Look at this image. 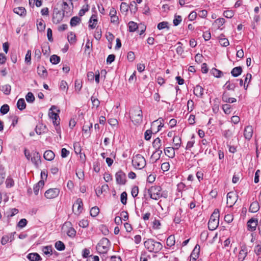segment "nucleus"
<instances>
[{"mask_svg": "<svg viewBox=\"0 0 261 261\" xmlns=\"http://www.w3.org/2000/svg\"><path fill=\"white\" fill-rule=\"evenodd\" d=\"M129 31L130 32H133L138 28L137 24L134 21H130L128 23Z\"/></svg>", "mask_w": 261, "mask_h": 261, "instance_id": "46", "label": "nucleus"}, {"mask_svg": "<svg viewBox=\"0 0 261 261\" xmlns=\"http://www.w3.org/2000/svg\"><path fill=\"white\" fill-rule=\"evenodd\" d=\"M234 12L231 10H226L223 12V16L227 18H231L234 16Z\"/></svg>", "mask_w": 261, "mask_h": 261, "instance_id": "45", "label": "nucleus"}, {"mask_svg": "<svg viewBox=\"0 0 261 261\" xmlns=\"http://www.w3.org/2000/svg\"><path fill=\"white\" fill-rule=\"evenodd\" d=\"M194 94L197 97H202L203 94V88L199 85H197L194 89Z\"/></svg>", "mask_w": 261, "mask_h": 261, "instance_id": "24", "label": "nucleus"}, {"mask_svg": "<svg viewBox=\"0 0 261 261\" xmlns=\"http://www.w3.org/2000/svg\"><path fill=\"white\" fill-rule=\"evenodd\" d=\"M128 10V6L125 3H122L120 5V11L122 13H126Z\"/></svg>", "mask_w": 261, "mask_h": 261, "instance_id": "57", "label": "nucleus"}, {"mask_svg": "<svg viewBox=\"0 0 261 261\" xmlns=\"http://www.w3.org/2000/svg\"><path fill=\"white\" fill-rule=\"evenodd\" d=\"M219 211L215 209L211 216L208 222V228L210 230H215L219 226Z\"/></svg>", "mask_w": 261, "mask_h": 261, "instance_id": "3", "label": "nucleus"}, {"mask_svg": "<svg viewBox=\"0 0 261 261\" xmlns=\"http://www.w3.org/2000/svg\"><path fill=\"white\" fill-rule=\"evenodd\" d=\"M130 114L129 117L135 124H140L142 122L143 118L142 112L139 107H133L131 110Z\"/></svg>", "mask_w": 261, "mask_h": 261, "instance_id": "4", "label": "nucleus"}, {"mask_svg": "<svg viewBox=\"0 0 261 261\" xmlns=\"http://www.w3.org/2000/svg\"><path fill=\"white\" fill-rule=\"evenodd\" d=\"M174 145L176 149H178L180 146L181 139L178 136H174L173 139Z\"/></svg>", "mask_w": 261, "mask_h": 261, "instance_id": "35", "label": "nucleus"}, {"mask_svg": "<svg viewBox=\"0 0 261 261\" xmlns=\"http://www.w3.org/2000/svg\"><path fill=\"white\" fill-rule=\"evenodd\" d=\"M50 50L49 46L48 43H45L42 46V51L44 55H47Z\"/></svg>", "mask_w": 261, "mask_h": 261, "instance_id": "56", "label": "nucleus"}, {"mask_svg": "<svg viewBox=\"0 0 261 261\" xmlns=\"http://www.w3.org/2000/svg\"><path fill=\"white\" fill-rule=\"evenodd\" d=\"M110 242L108 239L103 238L97 246V250L100 253H106L110 246Z\"/></svg>", "mask_w": 261, "mask_h": 261, "instance_id": "6", "label": "nucleus"}, {"mask_svg": "<svg viewBox=\"0 0 261 261\" xmlns=\"http://www.w3.org/2000/svg\"><path fill=\"white\" fill-rule=\"evenodd\" d=\"M30 261H39L42 259L40 255L37 253H30L27 256Z\"/></svg>", "mask_w": 261, "mask_h": 261, "instance_id": "20", "label": "nucleus"}, {"mask_svg": "<svg viewBox=\"0 0 261 261\" xmlns=\"http://www.w3.org/2000/svg\"><path fill=\"white\" fill-rule=\"evenodd\" d=\"M68 40L70 44H74L76 42V36L75 35L71 32L67 36Z\"/></svg>", "mask_w": 261, "mask_h": 261, "instance_id": "39", "label": "nucleus"}, {"mask_svg": "<svg viewBox=\"0 0 261 261\" xmlns=\"http://www.w3.org/2000/svg\"><path fill=\"white\" fill-rule=\"evenodd\" d=\"M65 1L63 0L62 3H58L53 11V21L54 23H60L64 17Z\"/></svg>", "mask_w": 261, "mask_h": 261, "instance_id": "1", "label": "nucleus"}, {"mask_svg": "<svg viewBox=\"0 0 261 261\" xmlns=\"http://www.w3.org/2000/svg\"><path fill=\"white\" fill-rule=\"evenodd\" d=\"M258 225V220L256 219L251 218L247 222L248 230L251 231H254Z\"/></svg>", "mask_w": 261, "mask_h": 261, "instance_id": "14", "label": "nucleus"}, {"mask_svg": "<svg viewBox=\"0 0 261 261\" xmlns=\"http://www.w3.org/2000/svg\"><path fill=\"white\" fill-rule=\"evenodd\" d=\"M200 252V246L198 244L196 245L194 249L191 253L190 255V261H196L199 256Z\"/></svg>", "mask_w": 261, "mask_h": 261, "instance_id": "17", "label": "nucleus"}, {"mask_svg": "<svg viewBox=\"0 0 261 261\" xmlns=\"http://www.w3.org/2000/svg\"><path fill=\"white\" fill-rule=\"evenodd\" d=\"M237 194L234 192H230L227 195V204L231 207L237 201Z\"/></svg>", "mask_w": 261, "mask_h": 261, "instance_id": "10", "label": "nucleus"}, {"mask_svg": "<svg viewBox=\"0 0 261 261\" xmlns=\"http://www.w3.org/2000/svg\"><path fill=\"white\" fill-rule=\"evenodd\" d=\"M25 98L28 102H33L35 100V96L33 94L30 92L25 96Z\"/></svg>", "mask_w": 261, "mask_h": 261, "instance_id": "50", "label": "nucleus"}, {"mask_svg": "<svg viewBox=\"0 0 261 261\" xmlns=\"http://www.w3.org/2000/svg\"><path fill=\"white\" fill-rule=\"evenodd\" d=\"M57 107L55 106H53L49 109L48 112V116L50 119H52L54 125H58L59 124L60 118L58 114L55 113L54 110H56Z\"/></svg>", "mask_w": 261, "mask_h": 261, "instance_id": "8", "label": "nucleus"}, {"mask_svg": "<svg viewBox=\"0 0 261 261\" xmlns=\"http://www.w3.org/2000/svg\"><path fill=\"white\" fill-rule=\"evenodd\" d=\"M31 51L30 50H28L25 57V62L27 64H31Z\"/></svg>", "mask_w": 261, "mask_h": 261, "instance_id": "62", "label": "nucleus"}, {"mask_svg": "<svg viewBox=\"0 0 261 261\" xmlns=\"http://www.w3.org/2000/svg\"><path fill=\"white\" fill-rule=\"evenodd\" d=\"M6 186L8 188H11L14 186V182L12 178L8 177L6 180Z\"/></svg>", "mask_w": 261, "mask_h": 261, "instance_id": "58", "label": "nucleus"}, {"mask_svg": "<svg viewBox=\"0 0 261 261\" xmlns=\"http://www.w3.org/2000/svg\"><path fill=\"white\" fill-rule=\"evenodd\" d=\"M9 111V106L7 104L3 105L0 109V112L3 115L6 114Z\"/></svg>", "mask_w": 261, "mask_h": 261, "instance_id": "48", "label": "nucleus"}, {"mask_svg": "<svg viewBox=\"0 0 261 261\" xmlns=\"http://www.w3.org/2000/svg\"><path fill=\"white\" fill-rule=\"evenodd\" d=\"M97 22V19L96 18V16L92 15L89 20V27L92 29H94L96 27Z\"/></svg>", "mask_w": 261, "mask_h": 261, "instance_id": "28", "label": "nucleus"}, {"mask_svg": "<svg viewBox=\"0 0 261 261\" xmlns=\"http://www.w3.org/2000/svg\"><path fill=\"white\" fill-rule=\"evenodd\" d=\"M13 11L15 13L23 17L26 15V10L24 7H19L14 9Z\"/></svg>", "mask_w": 261, "mask_h": 261, "instance_id": "23", "label": "nucleus"}, {"mask_svg": "<svg viewBox=\"0 0 261 261\" xmlns=\"http://www.w3.org/2000/svg\"><path fill=\"white\" fill-rule=\"evenodd\" d=\"M225 22V20L223 18H219L216 19L214 21V25H216L217 29H220V27Z\"/></svg>", "mask_w": 261, "mask_h": 261, "instance_id": "32", "label": "nucleus"}, {"mask_svg": "<svg viewBox=\"0 0 261 261\" xmlns=\"http://www.w3.org/2000/svg\"><path fill=\"white\" fill-rule=\"evenodd\" d=\"M31 161L36 168H38L41 164V156L37 151L33 152L31 153Z\"/></svg>", "mask_w": 261, "mask_h": 261, "instance_id": "11", "label": "nucleus"}, {"mask_svg": "<svg viewBox=\"0 0 261 261\" xmlns=\"http://www.w3.org/2000/svg\"><path fill=\"white\" fill-rule=\"evenodd\" d=\"M27 224V220L24 219H21L18 222L17 226L20 228H23L25 227Z\"/></svg>", "mask_w": 261, "mask_h": 261, "instance_id": "63", "label": "nucleus"}, {"mask_svg": "<svg viewBox=\"0 0 261 261\" xmlns=\"http://www.w3.org/2000/svg\"><path fill=\"white\" fill-rule=\"evenodd\" d=\"M17 107L20 111H22L25 108L26 103L23 98H20L18 99L17 102Z\"/></svg>", "mask_w": 261, "mask_h": 261, "instance_id": "30", "label": "nucleus"}, {"mask_svg": "<svg viewBox=\"0 0 261 261\" xmlns=\"http://www.w3.org/2000/svg\"><path fill=\"white\" fill-rule=\"evenodd\" d=\"M145 248L150 252L158 253L163 248V245L152 239H148L144 243Z\"/></svg>", "mask_w": 261, "mask_h": 261, "instance_id": "2", "label": "nucleus"}, {"mask_svg": "<svg viewBox=\"0 0 261 261\" xmlns=\"http://www.w3.org/2000/svg\"><path fill=\"white\" fill-rule=\"evenodd\" d=\"M175 238L173 236L171 235L167 238L166 241V244L167 246L171 247L175 244Z\"/></svg>", "mask_w": 261, "mask_h": 261, "instance_id": "38", "label": "nucleus"}, {"mask_svg": "<svg viewBox=\"0 0 261 261\" xmlns=\"http://www.w3.org/2000/svg\"><path fill=\"white\" fill-rule=\"evenodd\" d=\"M44 185L43 180H40L37 184L34 186V192L36 195H38L39 191L41 188H42Z\"/></svg>", "mask_w": 261, "mask_h": 261, "instance_id": "26", "label": "nucleus"}, {"mask_svg": "<svg viewBox=\"0 0 261 261\" xmlns=\"http://www.w3.org/2000/svg\"><path fill=\"white\" fill-rule=\"evenodd\" d=\"M127 193L126 192H123L121 193V196H120V200L121 203L125 205L127 202Z\"/></svg>", "mask_w": 261, "mask_h": 261, "instance_id": "55", "label": "nucleus"}, {"mask_svg": "<svg viewBox=\"0 0 261 261\" xmlns=\"http://www.w3.org/2000/svg\"><path fill=\"white\" fill-rule=\"evenodd\" d=\"M37 73L42 78L45 79L47 76V71L45 67L43 66H38Z\"/></svg>", "mask_w": 261, "mask_h": 261, "instance_id": "19", "label": "nucleus"}, {"mask_svg": "<svg viewBox=\"0 0 261 261\" xmlns=\"http://www.w3.org/2000/svg\"><path fill=\"white\" fill-rule=\"evenodd\" d=\"M59 189H50L45 192L44 196L48 199H52L56 197L59 195Z\"/></svg>", "mask_w": 261, "mask_h": 261, "instance_id": "12", "label": "nucleus"}, {"mask_svg": "<svg viewBox=\"0 0 261 261\" xmlns=\"http://www.w3.org/2000/svg\"><path fill=\"white\" fill-rule=\"evenodd\" d=\"M81 21V18L78 16L73 17L70 20V25L71 27H75Z\"/></svg>", "mask_w": 261, "mask_h": 261, "instance_id": "37", "label": "nucleus"}, {"mask_svg": "<svg viewBox=\"0 0 261 261\" xmlns=\"http://www.w3.org/2000/svg\"><path fill=\"white\" fill-rule=\"evenodd\" d=\"M222 134L225 138L228 139L232 136V131L230 129H228L224 130Z\"/></svg>", "mask_w": 261, "mask_h": 261, "instance_id": "54", "label": "nucleus"}, {"mask_svg": "<svg viewBox=\"0 0 261 261\" xmlns=\"http://www.w3.org/2000/svg\"><path fill=\"white\" fill-rule=\"evenodd\" d=\"M242 72V67L240 66L234 67L231 71L232 75L234 77H237L240 75Z\"/></svg>", "mask_w": 261, "mask_h": 261, "instance_id": "29", "label": "nucleus"}, {"mask_svg": "<svg viewBox=\"0 0 261 261\" xmlns=\"http://www.w3.org/2000/svg\"><path fill=\"white\" fill-rule=\"evenodd\" d=\"M175 147H166L164 149L165 154L170 158H174L175 155Z\"/></svg>", "mask_w": 261, "mask_h": 261, "instance_id": "21", "label": "nucleus"}, {"mask_svg": "<svg viewBox=\"0 0 261 261\" xmlns=\"http://www.w3.org/2000/svg\"><path fill=\"white\" fill-rule=\"evenodd\" d=\"M76 233V230L72 227H70L67 231H66V234L70 238H74Z\"/></svg>", "mask_w": 261, "mask_h": 261, "instance_id": "51", "label": "nucleus"}, {"mask_svg": "<svg viewBox=\"0 0 261 261\" xmlns=\"http://www.w3.org/2000/svg\"><path fill=\"white\" fill-rule=\"evenodd\" d=\"M259 209V204L257 201L252 202L250 205L249 211L251 213H256Z\"/></svg>", "mask_w": 261, "mask_h": 261, "instance_id": "25", "label": "nucleus"}, {"mask_svg": "<svg viewBox=\"0 0 261 261\" xmlns=\"http://www.w3.org/2000/svg\"><path fill=\"white\" fill-rule=\"evenodd\" d=\"M91 99L92 101L93 107H95L97 109L99 107L100 104L99 100L97 98L94 97V96H92Z\"/></svg>", "mask_w": 261, "mask_h": 261, "instance_id": "52", "label": "nucleus"}, {"mask_svg": "<svg viewBox=\"0 0 261 261\" xmlns=\"http://www.w3.org/2000/svg\"><path fill=\"white\" fill-rule=\"evenodd\" d=\"M2 91L6 94L9 95L11 92V86L9 85H5L2 86Z\"/></svg>", "mask_w": 261, "mask_h": 261, "instance_id": "53", "label": "nucleus"}, {"mask_svg": "<svg viewBox=\"0 0 261 261\" xmlns=\"http://www.w3.org/2000/svg\"><path fill=\"white\" fill-rule=\"evenodd\" d=\"M133 166L137 169H142L146 165L145 158L141 154H137L133 156L132 160Z\"/></svg>", "mask_w": 261, "mask_h": 261, "instance_id": "5", "label": "nucleus"}, {"mask_svg": "<svg viewBox=\"0 0 261 261\" xmlns=\"http://www.w3.org/2000/svg\"><path fill=\"white\" fill-rule=\"evenodd\" d=\"M253 129L252 126L248 125L245 128L244 136L246 139L250 140L252 137Z\"/></svg>", "mask_w": 261, "mask_h": 261, "instance_id": "15", "label": "nucleus"}, {"mask_svg": "<svg viewBox=\"0 0 261 261\" xmlns=\"http://www.w3.org/2000/svg\"><path fill=\"white\" fill-rule=\"evenodd\" d=\"M73 211L76 214H80L83 210V202L81 198H78L72 206Z\"/></svg>", "mask_w": 261, "mask_h": 261, "instance_id": "13", "label": "nucleus"}, {"mask_svg": "<svg viewBox=\"0 0 261 261\" xmlns=\"http://www.w3.org/2000/svg\"><path fill=\"white\" fill-rule=\"evenodd\" d=\"M12 234L11 233L10 237L8 236H4L2 237L1 240V243L3 245L6 244L10 240V239L12 238Z\"/></svg>", "mask_w": 261, "mask_h": 261, "instance_id": "60", "label": "nucleus"}, {"mask_svg": "<svg viewBox=\"0 0 261 261\" xmlns=\"http://www.w3.org/2000/svg\"><path fill=\"white\" fill-rule=\"evenodd\" d=\"M60 61V57H59L56 55H52L50 58V62L54 64H57L59 63Z\"/></svg>", "mask_w": 261, "mask_h": 261, "instance_id": "43", "label": "nucleus"}, {"mask_svg": "<svg viewBox=\"0 0 261 261\" xmlns=\"http://www.w3.org/2000/svg\"><path fill=\"white\" fill-rule=\"evenodd\" d=\"M99 213V208L97 206H94L91 208L90 213L92 217H96L98 215Z\"/></svg>", "mask_w": 261, "mask_h": 261, "instance_id": "41", "label": "nucleus"}, {"mask_svg": "<svg viewBox=\"0 0 261 261\" xmlns=\"http://www.w3.org/2000/svg\"><path fill=\"white\" fill-rule=\"evenodd\" d=\"M248 252L247 248L245 245H242L241 247V250L238 255V259L240 261H243Z\"/></svg>", "mask_w": 261, "mask_h": 261, "instance_id": "16", "label": "nucleus"}, {"mask_svg": "<svg viewBox=\"0 0 261 261\" xmlns=\"http://www.w3.org/2000/svg\"><path fill=\"white\" fill-rule=\"evenodd\" d=\"M42 251L46 255H51L52 254V247L51 246H46L43 247L42 248Z\"/></svg>", "mask_w": 261, "mask_h": 261, "instance_id": "44", "label": "nucleus"}, {"mask_svg": "<svg viewBox=\"0 0 261 261\" xmlns=\"http://www.w3.org/2000/svg\"><path fill=\"white\" fill-rule=\"evenodd\" d=\"M139 193V188L137 186H134L133 187L131 191L132 195L133 197H136L138 195Z\"/></svg>", "mask_w": 261, "mask_h": 261, "instance_id": "64", "label": "nucleus"}, {"mask_svg": "<svg viewBox=\"0 0 261 261\" xmlns=\"http://www.w3.org/2000/svg\"><path fill=\"white\" fill-rule=\"evenodd\" d=\"M77 1V0H66V13L68 12L71 13L73 8V2Z\"/></svg>", "mask_w": 261, "mask_h": 261, "instance_id": "31", "label": "nucleus"}, {"mask_svg": "<svg viewBox=\"0 0 261 261\" xmlns=\"http://www.w3.org/2000/svg\"><path fill=\"white\" fill-rule=\"evenodd\" d=\"M109 188L108 185H104L101 187H98L95 190L96 194L97 196H99L103 191H106Z\"/></svg>", "mask_w": 261, "mask_h": 261, "instance_id": "27", "label": "nucleus"}, {"mask_svg": "<svg viewBox=\"0 0 261 261\" xmlns=\"http://www.w3.org/2000/svg\"><path fill=\"white\" fill-rule=\"evenodd\" d=\"M152 146L155 149L161 148L162 146L161 140L159 138L155 139L152 142Z\"/></svg>", "mask_w": 261, "mask_h": 261, "instance_id": "33", "label": "nucleus"}, {"mask_svg": "<svg viewBox=\"0 0 261 261\" xmlns=\"http://www.w3.org/2000/svg\"><path fill=\"white\" fill-rule=\"evenodd\" d=\"M117 184L119 185H125L126 181V175L121 170L118 171L115 174Z\"/></svg>", "mask_w": 261, "mask_h": 261, "instance_id": "9", "label": "nucleus"}, {"mask_svg": "<svg viewBox=\"0 0 261 261\" xmlns=\"http://www.w3.org/2000/svg\"><path fill=\"white\" fill-rule=\"evenodd\" d=\"M163 151L161 149V148H159L158 149H155V151L151 155V158L154 157L155 155H157V158H156L155 161L158 160L161 156V155L162 154Z\"/></svg>", "mask_w": 261, "mask_h": 261, "instance_id": "47", "label": "nucleus"}, {"mask_svg": "<svg viewBox=\"0 0 261 261\" xmlns=\"http://www.w3.org/2000/svg\"><path fill=\"white\" fill-rule=\"evenodd\" d=\"M55 156L54 152L50 150L45 151L43 154L44 158L49 161H52L54 159Z\"/></svg>", "mask_w": 261, "mask_h": 261, "instance_id": "22", "label": "nucleus"}, {"mask_svg": "<svg viewBox=\"0 0 261 261\" xmlns=\"http://www.w3.org/2000/svg\"><path fill=\"white\" fill-rule=\"evenodd\" d=\"M211 73L216 77H220L223 75V72L215 68L211 70Z\"/></svg>", "mask_w": 261, "mask_h": 261, "instance_id": "36", "label": "nucleus"}, {"mask_svg": "<svg viewBox=\"0 0 261 261\" xmlns=\"http://www.w3.org/2000/svg\"><path fill=\"white\" fill-rule=\"evenodd\" d=\"M182 212V210L179 209L176 213L174 219V221L175 223L179 224L180 222Z\"/></svg>", "mask_w": 261, "mask_h": 261, "instance_id": "34", "label": "nucleus"}, {"mask_svg": "<svg viewBox=\"0 0 261 261\" xmlns=\"http://www.w3.org/2000/svg\"><path fill=\"white\" fill-rule=\"evenodd\" d=\"M37 29L39 31H43L44 30L45 28V24L43 23V20H41L39 22L38 20L37 21Z\"/></svg>", "mask_w": 261, "mask_h": 261, "instance_id": "49", "label": "nucleus"}, {"mask_svg": "<svg viewBox=\"0 0 261 261\" xmlns=\"http://www.w3.org/2000/svg\"><path fill=\"white\" fill-rule=\"evenodd\" d=\"M219 42L224 47H226L229 44L228 39L225 38H220L219 40Z\"/></svg>", "mask_w": 261, "mask_h": 261, "instance_id": "61", "label": "nucleus"}, {"mask_svg": "<svg viewBox=\"0 0 261 261\" xmlns=\"http://www.w3.org/2000/svg\"><path fill=\"white\" fill-rule=\"evenodd\" d=\"M55 247L58 250L62 251L65 249V246L62 242L58 241L55 243Z\"/></svg>", "mask_w": 261, "mask_h": 261, "instance_id": "40", "label": "nucleus"}, {"mask_svg": "<svg viewBox=\"0 0 261 261\" xmlns=\"http://www.w3.org/2000/svg\"><path fill=\"white\" fill-rule=\"evenodd\" d=\"M157 28L159 30H161L164 29H167L169 30L168 22L167 21H163L158 23Z\"/></svg>", "mask_w": 261, "mask_h": 261, "instance_id": "42", "label": "nucleus"}, {"mask_svg": "<svg viewBox=\"0 0 261 261\" xmlns=\"http://www.w3.org/2000/svg\"><path fill=\"white\" fill-rule=\"evenodd\" d=\"M162 188L160 186H152L148 190L150 197L154 200H158L162 197Z\"/></svg>", "mask_w": 261, "mask_h": 261, "instance_id": "7", "label": "nucleus"}, {"mask_svg": "<svg viewBox=\"0 0 261 261\" xmlns=\"http://www.w3.org/2000/svg\"><path fill=\"white\" fill-rule=\"evenodd\" d=\"M128 8H129L130 11L133 13H135L137 11L138 9L136 3L134 1L130 3Z\"/></svg>", "mask_w": 261, "mask_h": 261, "instance_id": "59", "label": "nucleus"}, {"mask_svg": "<svg viewBox=\"0 0 261 261\" xmlns=\"http://www.w3.org/2000/svg\"><path fill=\"white\" fill-rule=\"evenodd\" d=\"M222 100L223 102L226 103H233L237 101L235 98L229 97V93L226 91H225L222 95Z\"/></svg>", "mask_w": 261, "mask_h": 261, "instance_id": "18", "label": "nucleus"}]
</instances>
